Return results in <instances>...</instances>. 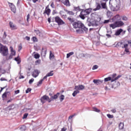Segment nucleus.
I'll return each mask as SVG.
<instances>
[{
	"label": "nucleus",
	"mask_w": 131,
	"mask_h": 131,
	"mask_svg": "<svg viewBox=\"0 0 131 131\" xmlns=\"http://www.w3.org/2000/svg\"><path fill=\"white\" fill-rule=\"evenodd\" d=\"M72 25L75 29L79 28V29H83V30L85 31V32H88V31H89V29L85 27L84 25H83V24H82L80 21L74 22L73 23Z\"/></svg>",
	"instance_id": "1"
},
{
	"label": "nucleus",
	"mask_w": 131,
	"mask_h": 131,
	"mask_svg": "<svg viewBox=\"0 0 131 131\" xmlns=\"http://www.w3.org/2000/svg\"><path fill=\"white\" fill-rule=\"evenodd\" d=\"M110 5L114 9V11H118L120 9V0H110Z\"/></svg>",
	"instance_id": "2"
},
{
	"label": "nucleus",
	"mask_w": 131,
	"mask_h": 131,
	"mask_svg": "<svg viewBox=\"0 0 131 131\" xmlns=\"http://www.w3.org/2000/svg\"><path fill=\"white\" fill-rule=\"evenodd\" d=\"M124 25V23L121 20L116 21L114 24L110 25V27L112 29H115L118 27H122Z\"/></svg>",
	"instance_id": "3"
},
{
	"label": "nucleus",
	"mask_w": 131,
	"mask_h": 131,
	"mask_svg": "<svg viewBox=\"0 0 131 131\" xmlns=\"http://www.w3.org/2000/svg\"><path fill=\"white\" fill-rule=\"evenodd\" d=\"M91 12H92V9H87L84 10H82L79 15L80 18H81V19L82 20H84V19H85V16H87V15H90Z\"/></svg>",
	"instance_id": "4"
},
{
	"label": "nucleus",
	"mask_w": 131,
	"mask_h": 131,
	"mask_svg": "<svg viewBox=\"0 0 131 131\" xmlns=\"http://www.w3.org/2000/svg\"><path fill=\"white\" fill-rule=\"evenodd\" d=\"M101 9H107V4L106 2H101V4L100 3H96V8L93 9V11H99Z\"/></svg>",
	"instance_id": "5"
},
{
	"label": "nucleus",
	"mask_w": 131,
	"mask_h": 131,
	"mask_svg": "<svg viewBox=\"0 0 131 131\" xmlns=\"http://www.w3.org/2000/svg\"><path fill=\"white\" fill-rule=\"evenodd\" d=\"M0 53L2 54L4 57L9 55V49H8V47L2 45L0 47Z\"/></svg>",
	"instance_id": "6"
},
{
	"label": "nucleus",
	"mask_w": 131,
	"mask_h": 131,
	"mask_svg": "<svg viewBox=\"0 0 131 131\" xmlns=\"http://www.w3.org/2000/svg\"><path fill=\"white\" fill-rule=\"evenodd\" d=\"M116 47L125 49V52H126V53H129V49L128 48V45L127 44H124L122 42H118L116 45Z\"/></svg>",
	"instance_id": "7"
},
{
	"label": "nucleus",
	"mask_w": 131,
	"mask_h": 131,
	"mask_svg": "<svg viewBox=\"0 0 131 131\" xmlns=\"http://www.w3.org/2000/svg\"><path fill=\"white\" fill-rule=\"evenodd\" d=\"M41 103H42V104H44V103H46V101H48L49 103H50V102L52 101L51 99H50V97L47 95L43 96L40 98Z\"/></svg>",
	"instance_id": "8"
},
{
	"label": "nucleus",
	"mask_w": 131,
	"mask_h": 131,
	"mask_svg": "<svg viewBox=\"0 0 131 131\" xmlns=\"http://www.w3.org/2000/svg\"><path fill=\"white\" fill-rule=\"evenodd\" d=\"M55 21L57 23L58 25H63L65 24V23L60 18L59 16H56L55 17Z\"/></svg>",
	"instance_id": "9"
},
{
	"label": "nucleus",
	"mask_w": 131,
	"mask_h": 131,
	"mask_svg": "<svg viewBox=\"0 0 131 131\" xmlns=\"http://www.w3.org/2000/svg\"><path fill=\"white\" fill-rule=\"evenodd\" d=\"M9 26L11 30H16V29H18V27L12 21L9 22Z\"/></svg>",
	"instance_id": "10"
},
{
	"label": "nucleus",
	"mask_w": 131,
	"mask_h": 131,
	"mask_svg": "<svg viewBox=\"0 0 131 131\" xmlns=\"http://www.w3.org/2000/svg\"><path fill=\"white\" fill-rule=\"evenodd\" d=\"M43 15H48V16H50V14H51V9L49 8V5L47 6L45 10L43 12Z\"/></svg>",
	"instance_id": "11"
},
{
	"label": "nucleus",
	"mask_w": 131,
	"mask_h": 131,
	"mask_svg": "<svg viewBox=\"0 0 131 131\" xmlns=\"http://www.w3.org/2000/svg\"><path fill=\"white\" fill-rule=\"evenodd\" d=\"M9 6L12 11L13 13H16V7L13 3H11L10 2L8 3Z\"/></svg>",
	"instance_id": "12"
},
{
	"label": "nucleus",
	"mask_w": 131,
	"mask_h": 131,
	"mask_svg": "<svg viewBox=\"0 0 131 131\" xmlns=\"http://www.w3.org/2000/svg\"><path fill=\"white\" fill-rule=\"evenodd\" d=\"M84 86L83 85H76L75 86L74 90H77V91H82V90H84Z\"/></svg>",
	"instance_id": "13"
},
{
	"label": "nucleus",
	"mask_w": 131,
	"mask_h": 131,
	"mask_svg": "<svg viewBox=\"0 0 131 131\" xmlns=\"http://www.w3.org/2000/svg\"><path fill=\"white\" fill-rule=\"evenodd\" d=\"M39 74V72H38V70H35L32 74V76L33 77H34L35 78L37 77Z\"/></svg>",
	"instance_id": "14"
},
{
	"label": "nucleus",
	"mask_w": 131,
	"mask_h": 131,
	"mask_svg": "<svg viewBox=\"0 0 131 131\" xmlns=\"http://www.w3.org/2000/svg\"><path fill=\"white\" fill-rule=\"evenodd\" d=\"M11 92L6 91L5 92L3 95H2V98L3 100H5V99H7V95H10Z\"/></svg>",
	"instance_id": "15"
},
{
	"label": "nucleus",
	"mask_w": 131,
	"mask_h": 131,
	"mask_svg": "<svg viewBox=\"0 0 131 131\" xmlns=\"http://www.w3.org/2000/svg\"><path fill=\"white\" fill-rule=\"evenodd\" d=\"M62 4L64 5V6H67V7L70 6V3L69 2V0H62Z\"/></svg>",
	"instance_id": "16"
},
{
	"label": "nucleus",
	"mask_w": 131,
	"mask_h": 131,
	"mask_svg": "<svg viewBox=\"0 0 131 131\" xmlns=\"http://www.w3.org/2000/svg\"><path fill=\"white\" fill-rule=\"evenodd\" d=\"M60 96V93H57L56 94L54 95L53 96H51V100H56L58 99V97Z\"/></svg>",
	"instance_id": "17"
},
{
	"label": "nucleus",
	"mask_w": 131,
	"mask_h": 131,
	"mask_svg": "<svg viewBox=\"0 0 131 131\" xmlns=\"http://www.w3.org/2000/svg\"><path fill=\"white\" fill-rule=\"evenodd\" d=\"M10 50L11 51L10 55H12V56H15L16 55V51L14 50L12 47H10Z\"/></svg>",
	"instance_id": "18"
},
{
	"label": "nucleus",
	"mask_w": 131,
	"mask_h": 131,
	"mask_svg": "<svg viewBox=\"0 0 131 131\" xmlns=\"http://www.w3.org/2000/svg\"><path fill=\"white\" fill-rule=\"evenodd\" d=\"M122 31H123V30H122V29H120L116 31L115 35H120V33H121V32H122Z\"/></svg>",
	"instance_id": "19"
},
{
	"label": "nucleus",
	"mask_w": 131,
	"mask_h": 131,
	"mask_svg": "<svg viewBox=\"0 0 131 131\" xmlns=\"http://www.w3.org/2000/svg\"><path fill=\"white\" fill-rule=\"evenodd\" d=\"M124 127V123L122 122H120L119 124V129H123Z\"/></svg>",
	"instance_id": "20"
},
{
	"label": "nucleus",
	"mask_w": 131,
	"mask_h": 131,
	"mask_svg": "<svg viewBox=\"0 0 131 131\" xmlns=\"http://www.w3.org/2000/svg\"><path fill=\"white\" fill-rule=\"evenodd\" d=\"M34 32L36 33V35H38V36H40V35H41V32L38 30H35Z\"/></svg>",
	"instance_id": "21"
},
{
	"label": "nucleus",
	"mask_w": 131,
	"mask_h": 131,
	"mask_svg": "<svg viewBox=\"0 0 131 131\" xmlns=\"http://www.w3.org/2000/svg\"><path fill=\"white\" fill-rule=\"evenodd\" d=\"M14 60L17 62V64H20V63H21V60L20 59V58H19V56L15 57Z\"/></svg>",
	"instance_id": "22"
},
{
	"label": "nucleus",
	"mask_w": 131,
	"mask_h": 131,
	"mask_svg": "<svg viewBox=\"0 0 131 131\" xmlns=\"http://www.w3.org/2000/svg\"><path fill=\"white\" fill-rule=\"evenodd\" d=\"M55 58V55H54V54L52 52V51H50V56L49 59H54Z\"/></svg>",
	"instance_id": "23"
},
{
	"label": "nucleus",
	"mask_w": 131,
	"mask_h": 131,
	"mask_svg": "<svg viewBox=\"0 0 131 131\" xmlns=\"http://www.w3.org/2000/svg\"><path fill=\"white\" fill-rule=\"evenodd\" d=\"M74 52H70L69 53H68L67 54V59L70 58V56H72V55H74Z\"/></svg>",
	"instance_id": "24"
},
{
	"label": "nucleus",
	"mask_w": 131,
	"mask_h": 131,
	"mask_svg": "<svg viewBox=\"0 0 131 131\" xmlns=\"http://www.w3.org/2000/svg\"><path fill=\"white\" fill-rule=\"evenodd\" d=\"M77 94H79V91L76 90V91H74V92L73 93L72 96H73L74 97H76V95H77Z\"/></svg>",
	"instance_id": "25"
},
{
	"label": "nucleus",
	"mask_w": 131,
	"mask_h": 131,
	"mask_svg": "<svg viewBox=\"0 0 131 131\" xmlns=\"http://www.w3.org/2000/svg\"><path fill=\"white\" fill-rule=\"evenodd\" d=\"M76 32H77V33H79V34H81V33H83V29H79L78 30H77L76 31Z\"/></svg>",
	"instance_id": "26"
},
{
	"label": "nucleus",
	"mask_w": 131,
	"mask_h": 131,
	"mask_svg": "<svg viewBox=\"0 0 131 131\" xmlns=\"http://www.w3.org/2000/svg\"><path fill=\"white\" fill-rule=\"evenodd\" d=\"M8 110L10 111V110H13L15 108L14 105V104H11L8 106Z\"/></svg>",
	"instance_id": "27"
},
{
	"label": "nucleus",
	"mask_w": 131,
	"mask_h": 131,
	"mask_svg": "<svg viewBox=\"0 0 131 131\" xmlns=\"http://www.w3.org/2000/svg\"><path fill=\"white\" fill-rule=\"evenodd\" d=\"M20 130L21 131H25L26 130V126L24 125L21 126V127L19 128Z\"/></svg>",
	"instance_id": "28"
},
{
	"label": "nucleus",
	"mask_w": 131,
	"mask_h": 131,
	"mask_svg": "<svg viewBox=\"0 0 131 131\" xmlns=\"http://www.w3.org/2000/svg\"><path fill=\"white\" fill-rule=\"evenodd\" d=\"M66 12H67V14H68L70 16L74 15V13L73 12V11H69L68 10H66Z\"/></svg>",
	"instance_id": "29"
},
{
	"label": "nucleus",
	"mask_w": 131,
	"mask_h": 131,
	"mask_svg": "<svg viewBox=\"0 0 131 131\" xmlns=\"http://www.w3.org/2000/svg\"><path fill=\"white\" fill-rule=\"evenodd\" d=\"M121 77V75H118L117 77H115L114 79H112V82H113V81H115V80H117L119 79Z\"/></svg>",
	"instance_id": "30"
},
{
	"label": "nucleus",
	"mask_w": 131,
	"mask_h": 131,
	"mask_svg": "<svg viewBox=\"0 0 131 131\" xmlns=\"http://www.w3.org/2000/svg\"><path fill=\"white\" fill-rule=\"evenodd\" d=\"M121 77V75H118L117 77H115L114 79H112V82H113V81H115V80H117L119 79Z\"/></svg>",
	"instance_id": "31"
},
{
	"label": "nucleus",
	"mask_w": 131,
	"mask_h": 131,
	"mask_svg": "<svg viewBox=\"0 0 131 131\" xmlns=\"http://www.w3.org/2000/svg\"><path fill=\"white\" fill-rule=\"evenodd\" d=\"M111 81L112 82V78L111 77H108L107 78H104V81L107 82V81Z\"/></svg>",
	"instance_id": "32"
},
{
	"label": "nucleus",
	"mask_w": 131,
	"mask_h": 131,
	"mask_svg": "<svg viewBox=\"0 0 131 131\" xmlns=\"http://www.w3.org/2000/svg\"><path fill=\"white\" fill-rule=\"evenodd\" d=\"M93 82H94L95 83V84H99V83H100V82H102V81H101L100 80H96L94 79L93 80Z\"/></svg>",
	"instance_id": "33"
},
{
	"label": "nucleus",
	"mask_w": 131,
	"mask_h": 131,
	"mask_svg": "<svg viewBox=\"0 0 131 131\" xmlns=\"http://www.w3.org/2000/svg\"><path fill=\"white\" fill-rule=\"evenodd\" d=\"M64 99H65V96H64V95H60V96L59 97V100L60 102H63Z\"/></svg>",
	"instance_id": "34"
},
{
	"label": "nucleus",
	"mask_w": 131,
	"mask_h": 131,
	"mask_svg": "<svg viewBox=\"0 0 131 131\" xmlns=\"http://www.w3.org/2000/svg\"><path fill=\"white\" fill-rule=\"evenodd\" d=\"M40 57V55H39L38 53H36L34 55V58H35V59H39Z\"/></svg>",
	"instance_id": "35"
},
{
	"label": "nucleus",
	"mask_w": 131,
	"mask_h": 131,
	"mask_svg": "<svg viewBox=\"0 0 131 131\" xmlns=\"http://www.w3.org/2000/svg\"><path fill=\"white\" fill-rule=\"evenodd\" d=\"M92 109H93V111H95V112H98V113H99V112H100V110L98 109V108H97V107H93L92 108Z\"/></svg>",
	"instance_id": "36"
},
{
	"label": "nucleus",
	"mask_w": 131,
	"mask_h": 131,
	"mask_svg": "<svg viewBox=\"0 0 131 131\" xmlns=\"http://www.w3.org/2000/svg\"><path fill=\"white\" fill-rule=\"evenodd\" d=\"M53 71H51L50 73H48L47 74V76H48V77H50V76H53V75H54V73H53Z\"/></svg>",
	"instance_id": "37"
},
{
	"label": "nucleus",
	"mask_w": 131,
	"mask_h": 131,
	"mask_svg": "<svg viewBox=\"0 0 131 131\" xmlns=\"http://www.w3.org/2000/svg\"><path fill=\"white\" fill-rule=\"evenodd\" d=\"M32 40L34 42H37V41H38L37 38H36V36L33 37L32 38Z\"/></svg>",
	"instance_id": "38"
},
{
	"label": "nucleus",
	"mask_w": 131,
	"mask_h": 131,
	"mask_svg": "<svg viewBox=\"0 0 131 131\" xmlns=\"http://www.w3.org/2000/svg\"><path fill=\"white\" fill-rule=\"evenodd\" d=\"M122 20H123V21H127V20H128V18L126 16H123L122 17Z\"/></svg>",
	"instance_id": "39"
},
{
	"label": "nucleus",
	"mask_w": 131,
	"mask_h": 131,
	"mask_svg": "<svg viewBox=\"0 0 131 131\" xmlns=\"http://www.w3.org/2000/svg\"><path fill=\"white\" fill-rule=\"evenodd\" d=\"M41 62V60H40V59L37 60L35 62V65H38L40 64Z\"/></svg>",
	"instance_id": "40"
},
{
	"label": "nucleus",
	"mask_w": 131,
	"mask_h": 131,
	"mask_svg": "<svg viewBox=\"0 0 131 131\" xmlns=\"http://www.w3.org/2000/svg\"><path fill=\"white\" fill-rule=\"evenodd\" d=\"M27 116H28V113H26L24 114L23 119H26V118H27Z\"/></svg>",
	"instance_id": "41"
},
{
	"label": "nucleus",
	"mask_w": 131,
	"mask_h": 131,
	"mask_svg": "<svg viewBox=\"0 0 131 131\" xmlns=\"http://www.w3.org/2000/svg\"><path fill=\"white\" fill-rule=\"evenodd\" d=\"M99 68V66L98 65H94L92 68V70H95V69H98Z\"/></svg>",
	"instance_id": "42"
},
{
	"label": "nucleus",
	"mask_w": 131,
	"mask_h": 131,
	"mask_svg": "<svg viewBox=\"0 0 131 131\" xmlns=\"http://www.w3.org/2000/svg\"><path fill=\"white\" fill-rule=\"evenodd\" d=\"M76 115H77L76 114H74L73 115L70 116L69 117V119H72V118H73L74 116H76Z\"/></svg>",
	"instance_id": "43"
},
{
	"label": "nucleus",
	"mask_w": 131,
	"mask_h": 131,
	"mask_svg": "<svg viewBox=\"0 0 131 131\" xmlns=\"http://www.w3.org/2000/svg\"><path fill=\"white\" fill-rule=\"evenodd\" d=\"M30 18V14H28L27 16V21L28 23L29 22V19Z\"/></svg>",
	"instance_id": "44"
},
{
	"label": "nucleus",
	"mask_w": 131,
	"mask_h": 131,
	"mask_svg": "<svg viewBox=\"0 0 131 131\" xmlns=\"http://www.w3.org/2000/svg\"><path fill=\"white\" fill-rule=\"evenodd\" d=\"M34 81V79L32 78L29 80V83H30V84H31V83H32V82H33Z\"/></svg>",
	"instance_id": "45"
},
{
	"label": "nucleus",
	"mask_w": 131,
	"mask_h": 131,
	"mask_svg": "<svg viewBox=\"0 0 131 131\" xmlns=\"http://www.w3.org/2000/svg\"><path fill=\"white\" fill-rule=\"evenodd\" d=\"M30 92H31V89L28 88L27 90L26 91V94H28Z\"/></svg>",
	"instance_id": "46"
},
{
	"label": "nucleus",
	"mask_w": 131,
	"mask_h": 131,
	"mask_svg": "<svg viewBox=\"0 0 131 131\" xmlns=\"http://www.w3.org/2000/svg\"><path fill=\"white\" fill-rule=\"evenodd\" d=\"M118 18H120V15H119V14H117L114 16V19H118Z\"/></svg>",
	"instance_id": "47"
},
{
	"label": "nucleus",
	"mask_w": 131,
	"mask_h": 131,
	"mask_svg": "<svg viewBox=\"0 0 131 131\" xmlns=\"http://www.w3.org/2000/svg\"><path fill=\"white\" fill-rule=\"evenodd\" d=\"M21 50H22V46L19 45L18 48V51L20 52V51H21Z\"/></svg>",
	"instance_id": "48"
},
{
	"label": "nucleus",
	"mask_w": 131,
	"mask_h": 131,
	"mask_svg": "<svg viewBox=\"0 0 131 131\" xmlns=\"http://www.w3.org/2000/svg\"><path fill=\"white\" fill-rule=\"evenodd\" d=\"M107 116L108 118H113V115L110 114H107Z\"/></svg>",
	"instance_id": "49"
},
{
	"label": "nucleus",
	"mask_w": 131,
	"mask_h": 131,
	"mask_svg": "<svg viewBox=\"0 0 131 131\" xmlns=\"http://www.w3.org/2000/svg\"><path fill=\"white\" fill-rule=\"evenodd\" d=\"M42 81H43V80H40L38 82V84H37V85H39V84H42Z\"/></svg>",
	"instance_id": "50"
},
{
	"label": "nucleus",
	"mask_w": 131,
	"mask_h": 131,
	"mask_svg": "<svg viewBox=\"0 0 131 131\" xmlns=\"http://www.w3.org/2000/svg\"><path fill=\"white\" fill-rule=\"evenodd\" d=\"M116 74H114L112 75V79H114V78H115V77H116Z\"/></svg>",
	"instance_id": "51"
},
{
	"label": "nucleus",
	"mask_w": 131,
	"mask_h": 131,
	"mask_svg": "<svg viewBox=\"0 0 131 131\" xmlns=\"http://www.w3.org/2000/svg\"><path fill=\"white\" fill-rule=\"evenodd\" d=\"M111 112H112L113 113H116V110L115 108H114V109L111 110Z\"/></svg>",
	"instance_id": "52"
},
{
	"label": "nucleus",
	"mask_w": 131,
	"mask_h": 131,
	"mask_svg": "<svg viewBox=\"0 0 131 131\" xmlns=\"http://www.w3.org/2000/svg\"><path fill=\"white\" fill-rule=\"evenodd\" d=\"M51 8H54V7H55V4H54V2H52V3H51Z\"/></svg>",
	"instance_id": "53"
},
{
	"label": "nucleus",
	"mask_w": 131,
	"mask_h": 131,
	"mask_svg": "<svg viewBox=\"0 0 131 131\" xmlns=\"http://www.w3.org/2000/svg\"><path fill=\"white\" fill-rule=\"evenodd\" d=\"M109 22H110V20H105L104 21V23L105 24H107V23H109Z\"/></svg>",
	"instance_id": "54"
},
{
	"label": "nucleus",
	"mask_w": 131,
	"mask_h": 131,
	"mask_svg": "<svg viewBox=\"0 0 131 131\" xmlns=\"http://www.w3.org/2000/svg\"><path fill=\"white\" fill-rule=\"evenodd\" d=\"M20 93V90H16L15 91V94L17 95V94H19Z\"/></svg>",
	"instance_id": "55"
},
{
	"label": "nucleus",
	"mask_w": 131,
	"mask_h": 131,
	"mask_svg": "<svg viewBox=\"0 0 131 131\" xmlns=\"http://www.w3.org/2000/svg\"><path fill=\"white\" fill-rule=\"evenodd\" d=\"M48 77L47 75H46L42 78V80H43H43H45V79H47V78Z\"/></svg>",
	"instance_id": "56"
},
{
	"label": "nucleus",
	"mask_w": 131,
	"mask_h": 131,
	"mask_svg": "<svg viewBox=\"0 0 131 131\" xmlns=\"http://www.w3.org/2000/svg\"><path fill=\"white\" fill-rule=\"evenodd\" d=\"M66 130H67V128L63 127L61 129V131H66Z\"/></svg>",
	"instance_id": "57"
},
{
	"label": "nucleus",
	"mask_w": 131,
	"mask_h": 131,
	"mask_svg": "<svg viewBox=\"0 0 131 131\" xmlns=\"http://www.w3.org/2000/svg\"><path fill=\"white\" fill-rule=\"evenodd\" d=\"M128 31L131 32V25L129 26V28L127 29Z\"/></svg>",
	"instance_id": "58"
},
{
	"label": "nucleus",
	"mask_w": 131,
	"mask_h": 131,
	"mask_svg": "<svg viewBox=\"0 0 131 131\" xmlns=\"http://www.w3.org/2000/svg\"><path fill=\"white\" fill-rule=\"evenodd\" d=\"M13 55L12 54H10V56H9V59H12L13 58Z\"/></svg>",
	"instance_id": "59"
},
{
	"label": "nucleus",
	"mask_w": 131,
	"mask_h": 131,
	"mask_svg": "<svg viewBox=\"0 0 131 131\" xmlns=\"http://www.w3.org/2000/svg\"><path fill=\"white\" fill-rule=\"evenodd\" d=\"M26 39L27 40H30V37L28 36H26Z\"/></svg>",
	"instance_id": "60"
},
{
	"label": "nucleus",
	"mask_w": 131,
	"mask_h": 131,
	"mask_svg": "<svg viewBox=\"0 0 131 131\" xmlns=\"http://www.w3.org/2000/svg\"><path fill=\"white\" fill-rule=\"evenodd\" d=\"M6 88H7V86L3 88H1V90H0V92H2V91L4 90V89H6Z\"/></svg>",
	"instance_id": "61"
},
{
	"label": "nucleus",
	"mask_w": 131,
	"mask_h": 131,
	"mask_svg": "<svg viewBox=\"0 0 131 131\" xmlns=\"http://www.w3.org/2000/svg\"><path fill=\"white\" fill-rule=\"evenodd\" d=\"M19 79H22L23 78H24V76H22V75H20V76L19 77Z\"/></svg>",
	"instance_id": "62"
},
{
	"label": "nucleus",
	"mask_w": 131,
	"mask_h": 131,
	"mask_svg": "<svg viewBox=\"0 0 131 131\" xmlns=\"http://www.w3.org/2000/svg\"><path fill=\"white\" fill-rule=\"evenodd\" d=\"M4 36H5V37H7V33L6 32H4Z\"/></svg>",
	"instance_id": "63"
},
{
	"label": "nucleus",
	"mask_w": 131,
	"mask_h": 131,
	"mask_svg": "<svg viewBox=\"0 0 131 131\" xmlns=\"http://www.w3.org/2000/svg\"><path fill=\"white\" fill-rule=\"evenodd\" d=\"M12 101H13V99H10L7 101V103H10L11 102H12Z\"/></svg>",
	"instance_id": "64"
}]
</instances>
